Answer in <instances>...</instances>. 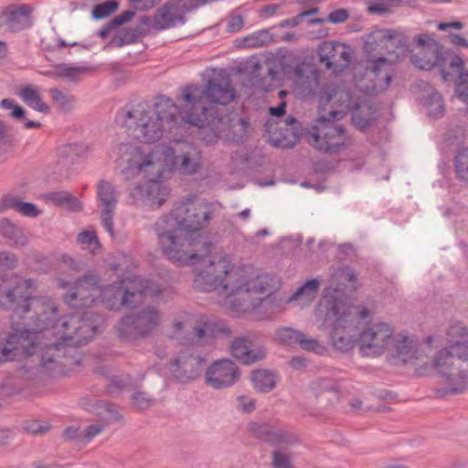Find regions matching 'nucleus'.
<instances>
[{"label":"nucleus","instance_id":"1","mask_svg":"<svg viewBox=\"0 0 468 468\" xmlns=\"http://www.w3.org/2000/svg\"><path fill=\"white\" fill-rule=\"evenodd\" d=\"M236 99L229 77L211 78L204 86L191 84L177 98L185 123L197 126L198 137L207 144L216 142L225 131L226 122L216 105L226 106Z\"/></svg>","mask_w":468,"mask_h":468},{"label":"nucleus","instance_id":"2","mask_svg":"<svg viewBox=\"0 0 468 468\" xmlns=\"http://www.w3.org/2000/svg\"><path fill=\"white\" fill-rule=\"evenodd\" d=\"M34 279H25L17 274L10 273L0 276V308L12 311L11 328L27 327L25 323L16 324V317L34 312L32 324L45 328L58 321V306L56 302L48 296H31L28 290L36 288Z\"/></svg>","mask_w":468,"mask_h":468},{"label":"nucleus","instance_id":"3","mask_svg":"<svg viewBox=\"0 0 468 468\" xmlns=\"http://www.w3.org/2000/svg\"><path fill=\"white\" fill-rule=\"evenodd\" d=\"M117 120L127 129L130 136L144 144L155 143L162 137L165 122L169 128L184 122L179 103L165 96H159L154 108L139 104L132 111L122 110Z\"/></svg>","mask_w":468,"mask_h":468},{"label":"nucleus","instance_id":"4","mask_svg":"<svg viewBox=\"0 0 468 468\" xmlns=\"http://www.w3.org/2000/svg\"><path fill=\"white\" fill-rule=\"evenodd\" d=\"M56 324L45 328L34 325L33 331L27 327H15L14 333H10L5 344L0 346V363L13 361L22 357H28L40 352V366L43 371L51 373L58 367V341L56 339L51 344L42 343L45 332L52 330L56 335Z\"/></svg>","mask_w":468,"mask_h":468},{"label":"nucleus","instance_id":"5","mask_svg":"<svg viewBox=\"0 0 468 468\" xmlns=\"http://www.w3.org/2000/svg\"><path fill=\"white\" fill-rule=\"evenodd\" d=\"M158 245L165 256L180 264L195 263L206 258L213 248L207 236H193L164 218L154 225Z\"/></svg>","mask_w":468,"mask_h":468},{"label":"nucleus","instance_id":"6","mask_svg":"<svg viewBox=\"0 0 468 468\" xmlns=\"http://www.w3.org/2000/svg\"><path fill=\"white\" fill-rule=\"evenodd\" d=\"M417 43L420 51L410 55V61L419 69L431 70L436 66H442V62L449 58V67L458 74L455 85V93L467 106L468 112V69H464V61L461 56L451 54L443 56V47L431 35H419Z\"/></svg>","mask_w":468,"mask_h":468},{"label":"nucleus","instance_id":"7","mask_svg":"<svg viewBox=\"0 0 468 468\" xmlns=\"http://www.w3.org/2000/svg\"><path fill=\"white\" fill-rule=\"evenodd\" d=\"M275 288L273 277L262 274L249 278L244 272L235 282L231 281V286L224 294L229 298L230 310L237 314H244L255 310Z\"/></svg>","mask_w":468,"mask_h":468},{"label":"nucleus","instance_id":"8","mask_svg":"<svg viewBox=\"0 0 468 468\" xmlns=\"http://www.w3.org/2000/svg\"><path fill=\"white\" fill-rule=\"evenodd\" d=\"M155 292L153 282L133 276L101 289L99 287L98 296L106 308L118 311L121 307L134 308L143 302L144 296L154 295Z\"/></svg>","mask_w":468,"mask_h":468},{"label":"nucleus","instance_id":"9","mask_svg":"<svg viewBox=\"0 0 468 468\" xmlns=\"http://www.w3.org/2000/svg\"><path fill=\"white\" fill-rule=\"evenodd\" d=\"M379 34L384 48L394 58L380 57L372 62L367 70L374 75V89L384 90L391 81V64L402 58L408 51V38L402 33L390 29L382 30Z\"/></svg>","mask_w":468,"mask_h":468},{"label":"nucleus","instance_id":"10","mask_svg":"<svg viewBox=\"0 0 468 468\" xmlns=\"http://www.w3.org/2000/svg\"><path fill=\"white\" fill-rule=\"evenodd\" d=\"M160 311L151 305L122 316L115 325L117 336L133 342L152 336L161 324Z\"/></svg>","mask_w":468,"mask_h":468},{"label":"nucleus","instance_id":"11","mask_svg":"<svg viewBox=\"0 0 468 468\" xmlns=\"http://www.w3.org/2000/svg\"><path fill=\"white\" fill-rule=\"evenodd\" d=\"M333 118L320 114L308 132V143L318 151L335 154L345 149L349 139L341 124Z\"/></svg>","mask_w":468,"mask_h":468},{"label":"nucleus","instance_id":"12","mask_svg":"<svg viewBox=\"0 0 468 468\" xmlns=\"http://www.w3.org/2000/svg\"><path fill=\"white\" fill-rule=\"evenodd\" d=\"M162 218L184 231L191 232L195 237L207 236L200 229L212 218V208L206 202L188 200L176 205Z\"/></svg>","mask_w":468,"mask_h":468},{"label":"nucleus","instance_id":"13","mask_svg":"<svg viewBox=\"0 0 468 468\" xmlns=\"http://www.w3.org/2000/svg\"><path fill=\"white\" fill-rule=\"evenodd\" d=\"M325 319H334L330 332V342L333 348L342 354L353 350L358 338L355 334V314L353 310L343 305H334L332 309H325Z\"/></svg>","mask_w":468,"mask_h":468},{"label":"nucleus","instance_id":"14","mask_svg":"<svg viewBox=\"0 0 468 468\" xmlns=\"http://www.w3.org/2000/svg\"><path fill=\"white\" fill-rule=\"evenodd\" d=\"M207 357L194 347L180 350L169 362L171 377L180 383L197 379L207 367Z\"/></svg>","mask_w":468,"mask_h":468},{"label":"nucleus","instance_id":"15","mask_svg":"<svg viewBox=\"0 0 468 468\" xmlns=\"http://www.w3.org/2000/svg\"><path fill=\"white\" fill-rule=\"evenodd\" d=\"M248 431L254 439L282 449L297 445L301 442L299 435L288 429L268 421H250Z\"/></svg>","mask_w":468,"mask_h":468},{"label":"nucleus","instance_id":"16","mask_svg":"<svg viewBox=\"0 0 468 468\" xmlns=\"http://www.w3.org/2000/svg\"><path fill=\"white\" fill-rule=\"evenodd\" d=\"M394 329L387 323H377L364 329L358 337L361 353L366 356L382 355L393 341Z\"/></svg>","mask_w":468,"mask_h":468},{"label":"nucleus","instance_id":"17","mask_svg":"<svg viewBox=\"0 0 468 468\" xmlns=\"http://www.w3.org/2000/svg\"><path fill=\"white\" fill-rule=\"evenodd\" d=\"M357 280L356 272L347 266L336 269L331 275L329 285L324 290L323 299L320 306L324 309H332L334 305L348 307L344 293L347 282H356Z\"/></svg>","mask_w":468,"mask_h":468},{"label":"nucleus","instance_id":"18","mask_svg":"<svg viewBox=\"0 0 468 468\" xmlns=\"http://www.w3.org/2000/svg\"><path fill=\"white\" fill-rule=\"evenodd\" d=\"M359 100L354 98L350 89L342 84L326 85L320 94V103L323 105L332 104L339 109L330 110L328 116L334 120L342 119L347 111H351Z\"/></svg>","mask_w":468,"mask_h":468},{"label":"nucleus","instance_id":"19","mask_svg":"<svg viewBox=\"0 0 468 468\" xmlns=\"http://www.w3.org/2000/svg\"><path fill=\"white\" fill-rule=\"evenodd\" d=\"M100 279L89 274L78 279L65 294V303L73 308H86L98 298Z\"/></svg>","mask_w":468,"mask_h":468},{"label":"nucleus","instance_id":"20","mask_svg":"<svg viewBox=\"0 0 468 468\" xmlns=\"http://www.w3.org/2000/svg\"><path fill=\"white\" fill-rule=\"evenodd\" d=\"M319 61L327 69L342 72L350 65L353 49L350 46L337 41H324L317 48Z\"/></svg>","mask_w":468,"mask_h":468},{"label":"nucleus","instance_id":"21","mask_svg":"<svg viewBox=\"0 0 468 468\" xmlns=\"http://www.w3.org/2000/svg\"><path fill=\"white\" fill-rule=\"evenodd\" d=\"M215 271L219 273H228L229 261L226 258H221L217 261H209V264L196 276L194 287L202 292L217 291L220 294L227 293L228 289L231 286V281L219 280L214 277Z\"/></svg>","mask_w":468,"mask_h":468},{"label":"nucleus","instance_id":"22","mask_svg":"<svg viewBox=\"0 0 468 468\" xmlns=\"http://www.w3.org/2000/svg\"><path fill=\"white\" fill-rule=\"evenodd\" d=\"M138 170L148 174L149 182L144 189V197L152 205L160 207L165 202L168 191L159 181L162 177V172L160 165L156 168V164L152 160V154H149L138 165Z\"/></svg>","mask_w":468,"mask_h":468},{"label":"nucleus","instance_id":"23","mask_svg":"<svg viewBox=\"0 0 468 468\" xmlns=\"http://www.w3.org/2000/svg\"><path fill=\"white\" fill-rule=\"evenodd\" d=\"M240 378L238 366L230 359H220L210 365L205 374L206 383L213 388L222 389L233 386Z\"/></svg>","mask_w":468,"mask_h":468},{"label":"nucleus","instance_id":"24","mask_svg":"<svg viewBox=\"0 0 468 468\" xmlns=\"http://www.w3.org/2000/svg\"><path fill=\"white\" fill-rule=\"evenodd\" d=\"M97 197L101 208V220L102 226L113 236V217L118 202V191L109 181L101 180L97 186Z\"/></svg>","mask_w":468,"mask_h":468},{"label":"nucleus","instance_id":"25","mask_svg":"<svg viewBox=\"0 0 468 468\" xmlns=\"http://www.w3.org/2000/svg\"><path fill=\"white\" fill-rule=\"evenodd\" d=\"M60 343L62 345L81 346L90 337L94 327L88 325L80 315L70 314L60 318Z\"/></svg>","mask_w":468,"mask_h":468},{"label":"nucleus","instance_id":"26","mask_svg":"<svg viewBox=\"0 0 468 468\" xmlns=\"http://www.w3.org/2000/svg\"><path fill=\"white\" fill-rule=\"evenodd\" d=\"M184 0H168L158 8L153 16V28L164 30L186 23V8L182 3Z\"/></svg>","mask_w":468,"mask_h":468},{"label":"nucleus","instance_id":"27","mask_svg":"<svg viewBox=\"0 0 468 468\" xmlns=\"http://www.w3.org/2000/svg\"><path fill=\"white\" fill-rule=\"evenodd\" d=\"M256 336L248 334L237 336L231 342V355L244 365L260 362L266 357V349L263 346L251 348Z\"/></svg>","mask_w":468,"mask_h":468},{"label":"nucleus","instance_id":"28","mask_svg":"<svg viewBox=\"0 0 468 468\" xmlns=\"http://www.w3.org/2000/svg\"><path fill=\"white\" fill-rule=\"evenodd\" d=\"M444 387L435 388L437 398L453 396L464 392L468 388V372L461 367L439 375Z\"/></svg>","mask_w":468,"mask_h":468},{"label":"nucleus","instance_id":"29","mask_svg":"<svg viewBox=\"0 0 468 468\" xmlns=\"http://www.w3.org/2000/svg\"><path fill=\"white\" fill-rule=\"evenodd\" d=\"M310 389L317 403L324 409L333 406L340 399V389L334 379L318 378L310 383Z\"/></svg>","mask_w":468,"mask_h":468},{"label":"nucleus","instance_id":"30","mask_svg":"<svg viewBox=\"0 0 468 468\" xmlns=\"http://www.w3.org/2000/svg\"><path fill=\"white\" fill-rule=\"evenodd\" d=\"M301 134V124L292 116H289L282 125L270 135V142L275 147L292 148Z\"/></svg>","mask_w":468,"mask_h":468},{"label":"nucleus","instance_id":"31","mask_svg":"<svg viewBox=\"0 0 468 468\" xmlns=\"http://www.w3.org/2000/svg\"><path fill=\"white\" fill-rule=\"evenodd\" d=\"M201 151L192 144H184L180 154L176 155L175 164L183 175H193L201 166Z\"/></svg>","mask_w":468,"mask_h":468},{"label":"nucleus","instance_id":"32","mask_svg":"<svg viewBox=\"0 0 468 468\" xmlns=\"http://www.w3.org/2000/svg\"><path fill=\"white\" fill-rule=\"evenodd\" d=\"M8 209H14L26 218H37L42 214L41 209L31 202H24L18 195L6 194L0 197V214Z\"/></svg>","mask_w":468,"mask_h":468},{"label":"nucleus","instance_id":"33","mask_svg":"<svg viewBox=\"0 0 468 468\" xmlns=\"http://www.w3.org/2000/svg\"><path fill=\"white\" fill-rule=\"evenodd\" d=\"M31 12L32 7L29 5H20L5 8L3 15L9 28L17 32L30 27Z\"/></svg>","mask_w":468,"mask_h":468},{"label":"nucleus","instance_id":"34","mask_svg":"<svg viewBox=\"0 0 468 468\" xmlns=\"http://www.w3.org/2000/svg\"><path fill=\"white\" fill-rule=\"evenodd\" d=\"M0 236L5 239L9 246L15 248L24 247L28 242L24 229L7 218L0 219Z\"/></svg>","mask_w":468,"mask_h":468},{"label":"nucleus","instance_id":"35","mask_svg":"<svg viewBox=\"0 0 468 468\" xmlns=\"http://www.w3.org/2000/svg\"><path fill=\"white\" fill-rule=\"evenodd\" d=\"M351 112L353 124L361 131L368 129L376 122V109L367 101H358Z\"/></svg>","mask_w":468,"mask_h":468},{"label":"nucleus","instance_id":"36","mask_svg":"<svg viewBox=\"0 0 468 468\" xmlns=\"http://www.w3.org/2000/svg\"><path fill=\"white\" fill-rule=\"evenodd\" d=\"M77 346L60 343V376L69 375L76 367L80 365L82 355Z\"/></svg>","mask_w":468,"mask_h":468},{"label":"nucleus","instance_id":"37","mask_svg":"<svg viewBox=\"0 0 468 468\" xmlns=\"http://www.w3.org/2000/svg\"><path fill=\"white\" fill-rule=\"evenodd\" d=\"M320 282L312 279L305 282L288 299V302L298 301L303 306L310 304L317 296Z\"/></svg>","mask_w":468,"mask_h":468},{"label":"nucleus","instance_id":"38","mask_svg":"<svg viewBox=\"0 0 468 468\" xmlns=\"http://www.w3.org/2000/svg\"><path fill=\"white\" fill-rule=\"evenodd\" d=\"M18 96L26 105L37 112L48 113L50 111L49 106L43 101L39 90L37 87H23L18 91Z\"/></svg>","mask_w":468,"mask_h":468},{"label":"nucleus","instance_id":"39","mask_svg":"<svg viewBox=\"0 0 468 468\" xmlns=\"http://www.w3.org/2000/svg\"><path fill=\"white\" fill-rule=\"evenodd\" d=\"M456 362L457 358L452 350L448 347H443L435 354L432 360V367L440 375L451 371L452 369L457 370L460 366H458Z\"/></svg>","mask_w":468,"mask_h":468},{"label":"nucleus","instance_id":"40","mask_svg":"<svg viewBox=\"0 0 468 468\" xmlns=\"http://www.w3.org/2000/svg\"><path fill=\"white\" fill-rule=\"evenodd\" d=\"M210 330H208V321L198 324L188 331L187 338H184L183 345L191 346H204L212 341Z\"/></svg>","mask_w":468,"mask_h":468},{"label":"nucleus","instance_id":"41","mask_svg":"<svg viewBox=\"0 0 468 468\" xmlns=\"http://www.w3.org/2000/svg\"><path fill=\"white\" fill-rule=\"evenodd\" d=\"M250 380L254 388L261 393H268L276 386V376L268 369L253 370L250 374Z\"/></svg>","mask_w":468,"mask_h":468},{"label":"nucleus","instance_id":"42","mask_svg":"<svg viewBox=\"0 0 468 468\" xmlns=\"http://www.w3.org/2000/svg\"><path fill=\"white\" fill-rule=\"evenodd\" d=\"M90 151L91 148L88 144L83 143H71L66 144L62 146L60 155H62L65 163L74 164L75 162L87 157Z\"/></svg>","mask_w":468,"mask_h":468},{"label":"nucleus","instance_id":"43","mask_svg":"<svg viewBox=\"0 0 468 468\" xmlns=\"http://www.w3.org/2000/svg\"><path fill=\"white\" fill-rule=\"evenodd\" d=\"M421 101L427 108L429 116L439 118L444 113V104L441 95L432 88H429L427 95L421 98Z\"/></svg>","mask_w":468,"mask_h":468},{"label":"nucleus","instance_id":"44","mask_svg":"<svg viewBox=\"0 0 468 468\" xmlns=\"http://www.w3.org/2000/svg\"><path fill=\"white\" fill-rule=\"evenodd\" d=\"M92 70L89 67H77L69 64H60V80L76 84Z\"/></svg>","mask_w":468,"mask_h":468},{"label":"nucleus","instance_id":"45","mask_svg":"<svg viewBox=\"0 0 468 468\" xmlns=\"http://www.w3.org/2000/svg\"><path fill=\"white\" fill-rule=\"evenodd\" d=\"M468 335V328L461 323L450 325L446 332V341L449 349H454L455 346H460L464 342H468L465 338Z\"/></svg>","mask_w":468,"mask_h":468},{"label":"nucleus","instance_id":"46","mask_svg":"<svg viewBox=\"0 0 468 468\" xmlns=\"http://www.w3.org/2000/svg\"><path fill=\"white\" fill-rule=\"evenodd\" d=\"M276 70L269 64L262 65L261 63H255L251 71V81L254 85L261 88L264 85L266 76L273 80L276 78Z\"/></svg>","mask_w":468,"mask_h":468},{"label":"nucleus","instance_id":"47","mask_svg":"<svg viewBox=\"0 0 468 468\" xmlns=\"http://www.w3.org/2000/svg\"><path fill=\"white\" fill-rule=\"evenodd\" d=\"M142 34L139 27L135 28H125L115 35L111 41V44L114 47L121 48L124 45L134 42Z\"/></svg>","mask_w":468,"mask_h":468},{"label":"nucleus","instance_id":"48","mask_svg":"<svg viewBox=\"0 0 468 468\" xmlns=\"http://www.w3.org/2000/svg\"><path fill=\"white\" fill-rule=\"evenodd\" d=\"M60 210L69 213H79L83 210L80 199L68 191H60Z\"/></svg>","mask_w":468,"mask_h":468},{"label":"nucleus","instance_id":"49","mask_svg":"<svg viewBox=\"0 0 468 468\" xmlns=\"http://www.w3.org/2000/svg\"><path fill=\"white\" fill-rule=\"evenodd\" d=\"M276 339L283 345L292 346L298 345L302 332L292 329V327H282L276 330Z\"/></svg>","mask_w":468,"mask_h":468},{"label":"nucleus","instance_id":"50","mask_svg":"<svg viewBox=\"0 0 468 468\" xmlns=\"http://www.w3.org/2000/svg\"><path fill=\"white\" fill-rule=\"evenodd\" d=\"M243 45L248 48H261L271 41V34L268 30H260L243 39Z\"/></svg>","mask_w":468,"mask_h":468},{"label":"nucleus","instance_id":"51","mask_svg":"<svg viewBox=\"0 0 468 468\" xmlns=\"http://www.w3.org/2000/svg\"><path fill=\"white\" fill-rule=\"evenodd\" d=\"M277 449L271 452V465L273 468H293L292 453Z\"/></svg>","mask_w":468,"mask_h":468},{"label":"nucleus","instance_id":"52","mask_svg":"<svg viewBox=\"0 0 468 468\" xmlns=\"http://www.w3.org/2000/svg\"><path fill=\"white\" fill-rule=\"evenodd\" d=\"M395 347L399 358L403 363H407L408 359L412 356L413 342L408 336H403L398 340Z\"/></svg>","mask_w":468,"mask_h":468},{"label":"nucleus","instance_id":"53","mask_svg":"<svg viewBox=\"0 0 468 468\" xmlns=\"http://www.w3.org/2000/svg\"><path fill=\"white\" fill-rule=\"evenodd\" d=\"M118 7L119 3L116 0H110L105 3L97 5L92 10V17L95 19L104 18L114 13Z\"/></svg>","mask_w":468,"mask_h":468},{"label":"nucleus","instance_id":"54","mask_svg":"<svg viewBox=\"0 0 468 468\" xmlns=\"http://www.w3.org/2000/svg\"><path fill=\"white\" fill-rule=\"evenodd\" d=\"M0 106L5 110H11L10 116L16 121L26 119V110L12 99H3Z\"/></svg>","mask_w":468,"mask_h":468},{"label":"nucleus","instance_id":"55","mask_svg":"<svg viewBox=\"0 0 468 468\" xmlns=\"http://www.w3.org/2000/svg\"><path fill=\"white\" fill-rule=\"evenodd\" d=\"M298 345L302 349L309 352H314L318 355H322L326 351V348L317 339L308 338L303 332Z\"/></svg>","mask_w":468,"mask_h":468},{"label":"nucleus","instance_id":"56","mask_svg":"<svg viewBox=\"0 0 468 468\" xmlns=\"http://www.w3.org/2000/svg\"><path fill=\"white\" fill-rule=\"evenodd\" d=\"M23 429L27 433L33 435H41L50 430V425L44 420H29L24 422Z\"/></svg>","mask_w":468,"mask_h":468},{"label":"nucleus","instance_id":"57","mask_svg":"<svg viewBox=\"0 0 468 468\" xmlns=\"http://www.w3.org/2000/svg\"><path fill=\"white\" fill-rule=\"evenodd\" d=\"M208 330H210L212 338L216 336H229L232 333L230 327L220 320H208Z\"/></svg>","mask_w":468,"mask_h":468},{"label":"nucleus","instance_id":"58","mask_svg":"<svg viewBox=\"0 0 468 468\" xmlns=\"http://www.w3.org/2000/svg\"><path fill=\"white\" fill-rule=\"evenodd\" d=\"M154 399L145 392H135L132 395V404L138 410H145L154 405Z\"/></svg>","mask_w":468,"mask_h":468},{"label":"nucleus","instance_id":"59","mask_svg":"<svg viewBox=\"0 0 468 468\" xmlns=\"http://www.w3.org/2000/svg\"><path fill=\"white\" fill-rule=\"evenodd\" d=\"M105 429V422L101 421L89 425L82 432V444L89 443L94 437L99 435Z\"/></svg>","mask_w":468,"mask_h":468},{"label":"nucleus","instance_id":"60","mask_svg":"<svg viewBox=\"0 0 468 468\" xmlns=\"http://www.w3.org/2000/svg\"><path fill=\"white\" fill-rule=\"evenodd\" d=\"M76 105V99L73 95L60 91V113L69 114Z\"/></svg>","mask_w":468,"mask_h":468},{"label":"nucleus","instance_id":"61","mask_svg":"<svg viewBox=\"0 0 468 468\" xmlns=\"http://www.w3.org/2000/svg\"><path fill=\"white\" fill-rule=\"evenodd\" d=\"M17 262V257L14 253L0 251V269H14Z\"/></svg>","mask_w":468,"mask_h":468},{"label":"nucleus","instance_id":"62","mask_svg":"<svg viewBox=\"0 0 468 468\" xmlns=\"http://www.w3.org/2000/svg\"><path fill=\"white\" fill-rule=\"evenodd\" d=\"M104 407V413L106 414L105 420L108 421H121L122 420V415L119 412V408L116 404L107 402Z\"/></svg>","mask_w":468,"mask_h":468},{"label":"nucleus","instance_id":"63","mask_svg":"<svg viewBox=\"0 0 468 468\" xmlns=\"http://www.w3.org/2000/svg\"><path fill=\"white\" fill-rule=\"evenodd\" d=\"M468 165V149L460 152L455 157V171L458 176H463Z\"/></svg>","mask_w":468,"mask_h":468},{"label":"nucleus","instance_id":"64","mask_svg":"<svg viewBox=\"0 0 468 468\" xmlns=\"http://www.w3.org/2000/svg\"><path fill=\"white\" fill-rule=\"evenodd\" d=\"M349 17V13L346 9L340 8L331 12L326 20L332 24H340L346 22Z\"/></svg>","mask_w":468,"mask_h":468}]
</instances>
